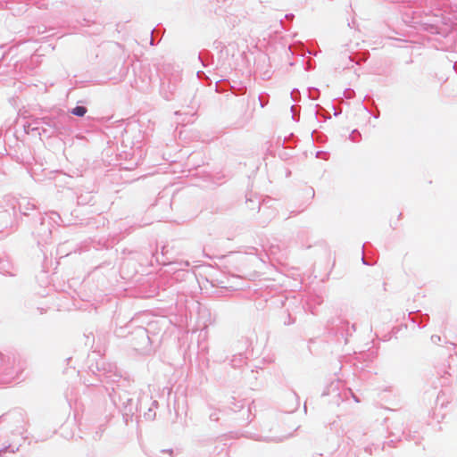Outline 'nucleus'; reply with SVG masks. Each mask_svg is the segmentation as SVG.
I'll list each match as a JSON object with an SVG mask.
<instances>
[{
	"label": "nucleus",
	"instance_id": "1",
	"mask_svg": "<svg viewBox=\"0 0 457 457\" xmlns=\"http://www.w3.org/2000/svg\"><path fill=\"white\" fill-rule=\"evenodd\" d=\"M87 109L83 106H77L72 109L71 113L79 117H82L86 114Z\"/></svg>",
	"mask_w": 457,
	"mask_h": 457
}]
</instances>
